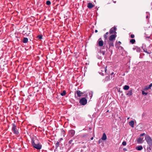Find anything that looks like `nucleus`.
Instances as JSON below:
<instances>
[{
	"label": "nucleus",
	"mask_w": 152,
	"mask_h": 152,
	"mask_svg": "<svg viewBox=\"0 0 152 152\" xmlns=\"http://www.w3.org/2000/svg\"><path fill=\"white\" fill-rule=\"evenodd\" d=\"M98 32V31H97V30H95V32L96 33V32Z\"/></svg>",
	"instance_id": "nucleus-39"
},
{
	"label": "nucleus",
	"mask_w": 152,
	"mask_h": 152,
	"mask_svg": "<svg viewBox=\"0 0 152 152\" xmlns=\"http://www.w3.org/2000/svg\"><path fill=\"white\" fill-rule=\"evenodd\" d=\"M102 54L104 55L105 54V52H104L102 51Z\"/></svg>",
	"instance_id": "nucleus-37"
},
{
	"label": "nucleus",
	"mask_w": 152,
	"mask_h": 152,
	"mask_svg": "<svg viewBox=\"0 0 152 152\" xmlns=\"http://www.w3.org/2000/svg\"><path fill=\"white\" fill-rule=\"evenodd\" d=\"M143 138H139L137 139V142L138 143H142L143 142Z\"/></svg>",
	"instance_id": "nucleus-12"
},
{
	"label": "nucleus",
	"mask_w": 152,
	"mask_h": 152,
	"mask_svg": "<svg viewBox=\"0 0 152 152\" xmlns=\"http://www.w3.org/2000/svg\"><path fill=\"white\" fill-rule=\"evenodd\" d=\"M66 94V91L65 90L63 91L62 92L61 94V95L62 96H64V95H65Z\"/></svg>",
	"instance_id": "nucleus-22"
},
{
	"label": "nucleus",
	"mask_w": 152,
	"mask_h": 152,
	"mask_svg": "<svg viewBox=\"0 0 152 152\" xmlns=\"http://www.w3.org/2000/svg\"><path fill=\"white\" fill-rule=\"evenodd\" d=\"M130 42L132 44H133L135 42V40L134 39H132L130 40Z\"/></svg>",
	"instance_id": "nucleus-23"
},
{
	"label": "nucleus",
	"mask_w": 152,
	"mask_h": 152,
	"mask_svg": "<svg viewBox=\"0 0 152 152\" xmlns=\"http://www.w3.org/2000/svg\"><path fill=\"white\" fill-rule=\"evenodd\" d=\"M143 149V147L142 146H139L136 147V149L138 151H141Z\"/></svg>",
	"instance_id": "nucleus-17"
},
{
	"label": "nucleus",
	"mask_w": 152,
	"mask_h": 152,
	"mask_svg": "<svg viewBox=\"0 0 152 152\" xmlns=\"http://www.w3.org/2000/svg\"><path fill=\"white\" fill-rule=\"evenodd\" d=\"M99 45L100 47H102L103 45V42L102 40V38L99 39L98 41Z\"/></svg>",
	"instance_id": "nucleus-8"
},
{
	"label": "nucleus",
	"mask_w": 152,
	"mask_h": 152,
	"mask_svg": "<svg viewBox=\"0 0 152 152\" xmlns=\"http://www.w3.org/2000/svg\"><path fill=\"white\" fill-rule=\"evenodd\" d=\"M80 103L83 105H84L87 104V100L85 98H82L79 101Z\"/></svg>",
	"instance_id": "nucleus-4"
},
{
	"label": "nucleus",
	"mask_w": 152,
	"mask_h": 152,
	"mask_svg": "<svg viewBox=\"0 0 152 152\" xmlns=\"http://www.w3.org/2000/svg\"><path fill=\"white\" fill-rule=\"evenodd\" d=\"M113 2L114 3H116V1H114Z\"/></svg>",
	"instance_id": "nucleus-41"
},
{
	"label": "nucleus",
	"mask_w": 152,
	"mask_h": 152,
	"mask_svg": "<svg viewBox=\"0 0 152 152\" xmlns=\"http://www.w3.org/2000/svg\"><path fill=\"white\" fill-rule=\"evenodd\" d=\"M102 142V140L101 139H100L99 140V141H98V143L99 144H100Z\"/></svg>",
	"instance_id": "nucleus-29"
},
{
	"label": "nucleus",
	"mask_w": 152,
	"mask_h": 152,
	"mask_svg": "<svg viewBox=\"0 0 152 152\" xmlns=\"http://www.w3.org/2000/svg\"><path fill=\"white\" fill-rule=\"evenodd\" d=\"M87 135V134H84L82 135L81 137L82 138H84L86 137Z\"/></svg>",
	"instance_id": "nucleus-27"
},
{
	"label": "nucleus",
	"mask_w": 152,
	"mask_h": 152,
	"mask_svg": "<svg viewBox=\"0 0 152 152\" xmlns=\"http://www.w3.org/2000/svg\"><path fill=\"white\" fill-rule=\"evenodd\" d=\"M59 142H57L56 143V149L59 146Z\"/></svg>",
	"instance_id": "nucleus-24"
},
{
	"label": "nucleus",
	"mask_w": 152,
	"mask_h": 152,
	"mask_svg": "<svg viewBox=\"0 0 152 152\" xmlns=\"http://www.w3.org/2000/svg\"><path fill=\"white\" fill-rule=\"evenodd\" d=\"M129 125L130 126L132 127H134V121H131L129 122Z\"/></svg>",
	"instance_id": "nucleus-16"
},
{
	"label": "nucleus",
	"mask_w": 152,
	"mask_h": 152,
	"mask_svg": "<svg viewBox=\"0 0 152 152\" xmlns=\"http://www.w3.org/2000/svg\"><path fill=\"white\" fill-rule=\"evenodd\" d=\"M148 93L147 92H145L144 91H142V95H147Z\"/></svg>",
	"instance_id": "nucleus-26"
},
{
	"label": "nucleus",
	"mask_w": 152,
	"mask_h": 152,
	"mask_svg": "<svg viewBox=\"0 0 152 152\" xmlns=\"http://www.w3.org/2000/svg\"><path fill=\"white\" fill-rule=\"evenodd\" d=\"M114 41H109L108 42V44L109 46V47L110 48L111 47H113L114 46V44H113Z\"/></svg>",
	"instance_id": "nucleus-10"
},
{
	"label": "nucleus",
	"mask_w": 152,
	"mask_h": 152,
	"mask_svg": "<svg viewBox=\"0 0 152 152\" xmlns=\"http://www.w3.org/2000/svg\"><path fill=\"white\" fill-rule=\"evenodd\" d=\"M110 76H107L105 78V79H104V81H108L110 80Z\"/></svg>",
	"instance_id": "nucleus-18"
},
{
	"label": "nucleus",
	"mask_w": 152,
	"mask_h": 152,
	"mask_svg": "<svg viewBox=\"0 0 152 152\" xmlns=\"http://www.w3.org/2000/svg\"><path fill=\"white\" fill-rule=\"evenodd\" d=\"M109 33L108 32H106L104 35V40H107V35Z\"/></svg>",
	"instance_id": "nucleus-19"
},
{
	"label": "nucleus",
	"mask_w": 152,
	"mask_h": 152,
	"mask_svg": "<svg viewBox=\"0 0 152 152\" xmlns=\"http://www.w3.org/2000/svg\"><path fill=\"white\" fill-rule=\"evenodd\" d=\"M83 94V92H81L80 90H77L75 94V96L77 97V96L80 97Z\"/></svg>",
	"instance_id": "nucleus-5"
},
{
	"label": "nucleus",
	"mask_w": 152,
	"mask_h": 152,
	"mask_svg": "<svg viewBox=\"0 0 152 152\" xmlns=\"http://www.w3.org/2000/svg\"><path fill=\"white\" fill-rule=\"evenodd\" d=\"M94 7V5L92 3H89L88 4L87 7L89 9H91Z\"/></svg>",
	"instance_id": "nucleus-11"
},
{
	"label": "nucleus",
	"mask_w": 152,
	"mask_h": 152,
	"mask_svg": "<svg viewBox=\"0 0 152 152\" xmlns=\"http://www.w3.org/2000/svg\"><path fill=\"white\" fill-rule=\"evenodd\" d=\"M51 2L50 1L48 0L46 1V4L47 5H49L51 4Z\"/></svg>",
	"instance_id": "nucleus-25"
},
{
	"label": "nucleus",
	"mask_w": 152,
	"mask_h": 152,
	"mask_svg": "<svg viewBox=\"0 0 152 152\" xmlns=\"http://www.w3.org/2000/svg\"><path fill=\"white\" fill-rule=\"evenodd\" d=\"M93 139H94L93 137H91V140H93Z\"/></svg>",
	"instance_id": "nucleus-38"
},
{
	"label": "nucleus",
	"mask_w": 152,
	"mask_h": 152,
	"mask_svg": "<svg viewBox=\"0 0 152 152\" xmlns=\"http://www.w3.org/2000/svg\"><path fill=\"white\" fill-rule=\"evenodd\" d=\"M31 143L33 146L36 149L38 150L41 149L42 146L38 142V140L37 139L34 140L33 139H32Z\"/></svg>",
	"instance_id": "nucleus-1"
},
{
	"label": "nucleus",
	"mask_w": 152,
	"mask_h": 152,
	"mask_svg": "<svg viewBox=\"0 0 152 152\" xmlns=\"http://www.w3.org/2000/svg\"><path fill=\"white\" fill-rule=\"evenodd\" d=\"M38 37L40 39H42V36L41 35H39L38 36Z\"/></svg>",
	"instance_id": "nucleus-30"
},
{
	"label": "nucleus",
	"mask_w": 152,
	"mask_h": 152,
	"mask_svg": "<svg viewBox=\"0 0 152 152\" xmlns=\"http://www.w3.org/2000/svg\"><path fill=\"white\" fill-rule=\"evenodd\" d=\"M123 150H124V151H126V148H124Z\"/></svg>",
	"instance_id": "nucleus-36"
},
{
	"label": "nucleus",
	"mask_w": 152,
	"mask_h": 152,
	"mask_svg": "<svg viewBox=\"0 0 152 152\" xmlns=\"http://www.w3.org/2000/svg\"><path fill=\"white\" fill-rule=\"evenodd\" d=\"M145 133H142V134H141L140 135V136H144V135H145Z\"/></svg>",
	"instance_id": "nucleus-33"
},
{
	"label": "nucleus",
	"mask_w": 152,
	"mask_h": 152,
	"mask_svg": "<svg viewBox=\"0 0 152 152\" xmlns=\"http://www.w3.org/2000/svg\"><path fill=\"white\" fill-rule=\"evenodd\" d=\"M100 75H102V76H103L104 75L103 73L102 72H101L100 73Z\"/></svg>",
	"instance_id": "nucleus-35"
},
{
	"label": "nucleus",
	"mask_w": 152,
	"mask_h": 152,
	"mask_svg": "<svg viewBox=\"0 0 152 152\" xmlns=\"http://www.w3.org/2000/svg\"><path fill=\"white\" fill-rule=\"evenodd\" d=\"M107 66H106V67L104 68H105V73H106L107 71Z\"/></svg>",
	"instance_id": "nucleus-32"
},
{
	"label": "nucleus",
	"mask_w": 152,
	"mask_h": 152,
	"mask_svg": "<svg viewBox=\"0 0 152 152\" xmlns=\"http://www.w3.org/2000/svg\"><path fill=\"white\" fill-rule=\"evenodd\" d=\"M129 118H127V120H128V119H129Z\"/></svg>",
	"instance_id": "nucleus-43"
},
{
	"label": "nucleus",
	"mask_w": 152,
	"mask_h": 152,
	"mask_svg": "<svg viewBox=\"0 0 152 152\" xmlns=\"http://www.w3.org/2000/svg\"><path fill=\"white\" fill-rule=\"evenodd\" d=\"M132 94V89H131L128 91V93L126 94V95L129 96H131Z\"/></svg>",
	"instance_id": "nucleus-15"
},
{
	"label": "nucleus",
	"mask_w": 152,
	"mask_h": 152,
	"mask_svg": "<svg viewBox=\"0 0 152 152\" xmlns=\"http://www.w3.org/2000/svg\"><path fill=\"white\" fill-rule=\"evenodd\" d=\"M14 122L11 125V130L14 134L18 135L19 134V132L17 129V124L15 123V121H14Z\"/></svg>",
	"instance_id": "nucleus-2"
},
{
	"label": "nucleus",
	"mask_w": 152,
	"mask_h": 152,
	"mask_svg": "<svg viewBox=\"0 0 152 152\" xmlns=\"http://www.w3.org/2000/svg\"><path fill=\"white\" fill-rule=\"evenodd\" d=\"M130 37L132 38H134V34H132L131 35Z\"/></svg>",
	"instance_id": "nucleus-31"
},
{
	"label": "nucleus",
	"mask_w": 152,
	"mask_h": 152,
	"mask_svg": "<svg viewBox=\"0 0 152 152\" xmlns=\"http://www.w3.org/2000/svg\"><path fill=\"white\" fill-rule=\"evenodd\" d=\"M113 74H114V73H113V72H112V73L110 75H113Z\"/></svg>",
	"instance_id": "nucleus-40"
},
{
	"label": "nucleus",
	"mask_w": 152,
	"mask_h": 152,
	"mask_svg": "<svg viewBox=\"0 0 152 152\" xmlns=\"http://www.w3.org/2000/svg\"><path fill=\"white\" fill-rule=\"evenodd\" d=\"M119 42V43L121 44V42Z\"/></svg>",
	"instance_id": "nucleus-42"
},
{
	"label": "nucleus",
	"mask_w": 152,
	"mask_h": 152,
	"mask_svg": "<svg viewBox=\"0 0 152 152\" xmlns=\"http://www.w3.org/2000/svg\"><path fill=\"white\" fill-rule=\"evenodd\" d=\"M117 35L116 34H113L111 35L109 38V41H114Z\"/></svg>",
	"instance_id": "nucleus-7"
},
{
	"label": "nucleus",
	"mask_w": 152,
	"mask_h": 152,
	"mask_svg": "<svg viewBox=\"0 0 152 152\" xmlns=\"http://www.w3.org/2000/svg\"><path fill=\"white\" fill-rule=\"evenodd\" d=\"M145 140L149 146L152 147V139L149 135H147L145 137Z\"/></svg>",
	"instance_id": "nucleus-3"
},
{
	"label": "nucleus",
	"mask_w": 152,
	"mask_h": 152,
	"mask_svg": "<svg viewBox=\"0 0 152 152\" xmlns=\"http://www.w3.org/2000/svg\"><path fill=\"white\" fill-rule=\"evenodd\" d=\"M152 86V83H151L148 86H146L145 87L144 90H148L149 89H150Z\"/></svg>",
	"instance_id": "nucleus-13"
},
{
	"label": "nucleus",
	"mask_w": 152,
	"mask_h": 152,
	"mask_svg": "<svg viewBox=\"0 0 152 152\" xmlns=\"http://www.w3.org/2000/svg\"><path fill=\"white\" fill-rule=\"evenodd\" d=\"M126 141H123L122 142V144L124 146L126 145Z\"/></svg>",
	"instance_id": "nucleus-28"
},
{
	"label": "nucleus",
	"mask_w": 152,
	"mask_h": 152,
	"mask_svg": "<svg viewBox=\"0 0 152 152\" xmlns=\"http://www.w3.org/2000/svg\"><path fill=\"white\" fill-rule=\"evenodd\" d=\"M101 139L103 140H105L107 139V136L105 133L103 134L102 136Z\"/></svg>",
	"instance_id": "nucleus-14"
},
{
	"label": "nucleus",
	"mask_w": 152,
	"mask_h": 152,
	"mask_svg": "<svg viewBox=\"0 0 152 152\" xmlns=\"http://www.w3.org/2000/svg\"><path fill=\"white\" fill-rule=\"evenodd\" d=\"M75 131L72 130L69 131V134L71 137H73L75 134Z\"/></svg>",
	"instance_id": "nucleus-9"
},
{
	"label": "nucleus",
	"mask_w": 152,
	"mask_h": 152,
	"mask_svg": "<svg viewBox=\"0 0 152 152\" xmlns=\"http://www.w3.org/2000/svg\"><path fill=\"white\" fill-rule=\"evenodd\" d=\"M129 87L127 85H125L123 88L124 89L126 90H128L129 89Z\"/></svg>",
	"instance_id": "nucleus-20"
},
{
	"label": "nucleus",
	"mask_w": 152,
	"mask_h": 152,
	"mask_svg": "<svg viewBox=\"0 0 152 152\" xmlns=\"http://www.w3.org/2000/svg\"><path fill=\"white\" fill-rule=\"evenodd\" d=\"M116 28L115 26L114 27L111 28L109 31V33L110 34H113V33H116Z\"/></svg>",
	"instance_id": "nucleus-6"
},
{
	"label": "nucleus",
	"mask_w": 152,
	"mask_h": 152,
	"mask_svg": "<svg viewBox=\"0 0 152 152\" xmlns=\"http://www.w3.org/2000/svg\"><path fill=\"white\" fill-rule=\"evenodd\" d=\"M23 42L24 43H26L28 41V39L26 37H24L23 40Z\"/></svg>",
	"instance_id": "nucleus-21"
},
{
	"label": "nucleus",
	"mask_w": 152,
	"mask_h": 152,
	"mask_svg": "<svg viewBox=\"0 0 152 152\" xmlns=\"http://www.w3.org/2000/svg\"><path fill=\"white\" fill-rule=\"evenodd\" d=\"M72 140H70L69 142V144H71L72 143Z\"/></svg>",
	"instance_id": "nucleus-34"
}]
</instances>
